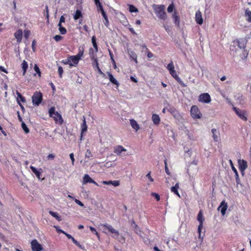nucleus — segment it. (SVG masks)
<instances>
[{"instance_id": "f257e3e1", "label": "nucleus", "mask_w": 251, "mask_h": 251, "mask_svg": "<svg viewBox=\"0 0 251 251\" xmlns=\"http://www.w3.org/2000/svg\"><path fill=\"white\" fill-rule=\"evenodd\" d=\"M153 8L157 17L162 20H165L167 19V14L165 11V7L163 5H153Z\"/></svg>"}, {"instance_id": "f03ea898", "label": "nucleus", "mask_w": 251, "mask_h": 251, "mask_svg": "<svg viewBox=\"0 0 251 251\" xmlns=\"http://www.w3.org/2000/svg\"><path fill=\"white\" fill-rule=\"evenodd\" d=\"M167 68L169 71L170 73L172 76L176 79V80L179 83V84L183 87H185L186 85L177 75L176 73L175 70V66L174 64H168Z\"/></svg>"}, {"instance_id": "7ed1b4c3", "label": "nucleus", "mask_w": 251, "mask_h": 251, "mask_svg": "<svg viewBox=\"0 0 251 251\" xmlns=\"http://www.w3.org/2000/svg\"><path fill=\"white\" fill-rule=\"evenodd\" d=\"M83 55V50H79L78 53L76 55L70 56L68 58L67 61L62 63H70L71 61L74 63L78 62Z\"/></svg>"}, {"instance_id": "20e7f679", "label": "nucleus", "mask_w": 251, "mask_h": 251, "mask_svg": "<svg viewBox=\"0 0 251 251\" xmlns=\"http://www.w3.org/2000/svg\"><path fill=\"white\" fill-rule=\"evenodd\" d=\"M43 95L40 92L36 91L32 97V101L33 105H39L42 100Z\"/></svg>"}, {"instance_id": "39448f33", "label": "nucleus", "mask_w": 251, "mask_h": 251, "mask_svg": "<svg viewBox=\"0 0 251 251\" xmlns=\"http://www.w3.org/2000/svg\"><path fill=\"white\" fill-rule=\"evenodd\" d=\"M101 226H102L104 230H107L108 232H110L112 234H115L112 236L113 237H116L115 236H118L119 235V231L116 229H115L112 226L108 225L107 224H102Z\"/></svg>"}, {"instance_id": "423d86ee", "label": "nucleus", "mask_w": 251, "mask_h": 251, "mask_svg": "<svg viewBox=\"0 0 251 251\" xmlns=\"http://www.w3.org/2000/svg\"><path fill=\"white\" fill-rule=\"evenodd\" d=\"M191 114L192 117L195 119H200L201 116L198 107L196 105L192 106L191 109Z\"/></svg>"}, {"instance_id": "0eeeda50", "label": "nucleus", "mask_w": 251, "mask_h": 251, "mask_svg": "<svg viewBox=\"0 0 251 251\" xmlns=\"http://www.w3.org/2000/svg\"><path fill=\"white\" fill-rule=\"evenodd\" d=\"M31 249L33 251H41L43 248L36 240H33L31 242Z\"/></svg>"}, {"instance_id": "6e6552de", "label": "nucleus", "mask_w": 251, "mask_h": 251, "mask_svg": "<svg viewBox=\"0 0 251 251\" xmlns=\"http://www.w3.org/2000/svg\"><path fill=\"white\" fill-rule=\"evenodd\" d=\"M233 110L240 118L245 121L247 120V118L246 116V113L244 110H240L235 107H233Z\"/></svg>"}, {"instance_id": "1a4fd4ad", "label": "nucleus", "mask_w": 251, "mask_h": 251, "mask_svg": "<svg viewBox=\"0 0 251 251\" xmlns=\"http://www.w3.org/2000/svg\"><path fill=\"white\" fill-rule=\"evenodd\" d=\"M199 101L204 103H209L211 101V98L208 93H203L199 96Z\"/></svg>"}, {"instance_id": "9d476101", "label": "nucleus", "mask_w": 251, "mask_h": 251, "mask_svg": "<svg viewBox=\"0 0 251 251\" xmlns=\"http://www.w3.org/2000/svg\"><path fill=\"white\" fill-rule=\"evenodd\" d=\"M227 208V203L224 201H222L220 206L218 208V210H221L222 214L224 216L226 213V211Z\"/></svg>"}, {"instance_id": "9b49d317", "label": "nucleus", "mask_w": 251, "mask_h": 251, "mask_svg": "<svg viewBox=\"0 0 251 251\" xmlns=\"http://www.w3.org/2000/svg\"><path fill=\"white\" fill-rule=\"evenodd\" d=\"M52 117L56 123H58L60 125H62L63 122L61 115L58 112L50 116Z\"/></svg>"}, {"instance_id": "f8f14e48", "label": "nucleus", "mask_w": 251, "mask_h": 251, "mask_svg": "<svg viewBox=\"0 0 251 251\" xmlns=\"http://www.w3.org/2000/svg\"><path fill=\"white\" fill-rule=\"evenodd\" d=\"M81 136H80V140H82L83 133L85 132L87 130V126L86 125L85 118L84 117H83V122L81 125Z\"/></svg>"}, {"instance_id": "ddd939ff", "label": "nucleus", "mask_w": 251, "mask_h": 251, "mask_svg": "<svg viewBox=\"0 0 251 251\" xmlns=\"http://www.w3.org/2000/svg\"><path fill=\"white\" fill-rule=\"evenodd\" d=\"M126 149L122 146H117L114 148V152L117 155H120L123 151H126Z\"/></svg>"}, {"instance_id": "4468645a", "label": "nucleus", "mask_w": 251, "mask_h": 251, "mask_svg": "<svg viewBox=\"0 0 251 251\" xmlns=\"http://www.w3.org/2000/svg\"><path fill=\"white\" fill-rule=\"evenodd\" d=\"M196 21L197 24L202 25L203 23V19L202 18L201 13L198 11L196 13Z\"/></svg>"}, {"instance_id": "2eb2a0df", "label": "nucleus", "mask_w": 251, "mask_h": 251, "mask_svg": "<svg viewBox=\"0 0 251 251\" xmlns=\"http://www.w3.org/2000/svg\"><path fill=\"white\" fill-rule=\"evenodd\" d=\"M238 163L240 170H245L248 167L247 162L244 160L239 159Z\"/></svg>"}, {"instance_id": "dca6fc26", "label": "nucleus", "mask_w": 251, "mask_h": 251, "mask_svg": "<svg viewBox=\"0 0 251 251\" xmlns=\"http://www.w3.org/2000/svg\"><path fill=\"white\" fill-rule=\"evenodd\" d=\"M211 132L212 133V137L213 140L215 142H218L219 138V131L217 130L215 128H212L211 129Z\"/></svg>"}, {"instance_id": "f3484780", "label": "nucleus", "mask_w": 251, "mask_h": 251, "mask_svg": "<svg viewBox=\"0 0 251 251\" xmlns=\"http://www.w3.org/2000/svg\"><path fill=\"white\" fill-rule=\"evenodd\" d=\"M15 38L17 39L18 43H20L22 39L23 31L21 29H19L14 34Z\"/></svg>"}, {"instance_id": "a211bd4d", "label": "nucleus", "mask_w": 251, "mask_h": 251, "mask_svg": "<svg viewBox=\"0 0 251 251\" xmlns=\"http://www.w3.org/2000/svg\"><path fill=\"white\" fill-rule=\"evenodd\" d=\"M93 182V179H92L90 176L87 175L85 174L83 178V184H85L87 183H92Z\"/></svg>"}, {"instance_id": "6ab92c4d", "label": "nucleus", "mask_w": 251, "mask_h": 251, "mask_svg": "<svg viewBox=\"0 0 251 251\" xmlns=\"http://www.w3.org/2000/svg\"><path fill=\"white\" fill-rule=\"evenodd\" d=\"M131 225L132 227L134 228V231L136 234H139L141 233V231L139 229V227L135 224V223L133 220H132L131 221Z\"/></svg>"}, {"instance_id": "aec40b11", "label": "nucleus", "mask_w": 251, "mask_h": 251, "mask_svg": "<svg viewBox=\"0 0 251 251\" xmlns=\"http://www.w3.org/2000/svg\"><path fill=\"white\" fill-rule=\"evenodd\" d=\"M107 75L110 82L118 86L119 85V83L118 81L114 77L113 75L109 72H107Z\"/></svg>"}, {"instance_id": "412c9836", "label": "nucleus", "mask_w": 251, "mask_h": 251, "mask_svg": "<svg viewBox=\"0 0 251 251\" xmlns=\"http://www.w3.org/2000/svg\"><path fill=\"white\" fill-rule=\"evenodd\" d=\"M130 125L133 128H134L136 131H137L139 129V126L137 122L133 120H130Z\"/></svg>"}, {"instance_id": "4be33fe9", "label": "nucleus", "mask_w": 251, "mask_h": 251, "mask_svg": "<svg viewBox=\"0 0 251 251\" xmlns=\"http://www.w3.org/2000/svg\"><path fill=\"white\" fill-rule=\"evenodd\" d=\"M197 220L199 222V224L203 225V222L204 220V218L203 216L202 212L201 210H200L199 212L198 216H197Z\"/></svg>"}, {"instance_id": "5701e85b", "label": "nucleus", "mask_w": 251, "mask_h": 251, "mask_svg": "<svg viewBox=\"0 0 251 251\" xmlns=\"http://www.w3.org/2000/svg\"><path fill=\"white\" fill-rule=\"evenodd\" d=\"M153 122L155 125H158L160 122V118L158 115L153 114L152 115Z\"/></svg>"}, {"instance_id": "b1692460", "label": "nucleus", "mask_w": 251, "mask_h": 251, "mask_svg": "<svg viewBox=\"0 0 251 251\" xmlns=\"http://www.w3.org/2000/svg\"><path fill=\"white\" fill-rule=\"evenodd\" d=\"M245 16L246 18V20L251 22V11L247 9L245 10Z\"/></svg>"}, {"instance_id": "393cba45", "label": "nucleus", "mask_w": 251, "mask_h": 251, "mask_svg": "<svg viewBox=\"0 0 251 251\" xmlns=\"http://www.w3.org/2000/svg\"><path fill=\"white\" fill-rule=\"evenodd\" d=\"M82 17L81 12L79 10H76L74 16V19L75 20H78Z\"/></svg>"}, {"instance_id": "a878e982", "label": "nucleus", "mask_w": 251, "mask_h": 251, "mask_svg": "<svg viewBox=\"0 0 251 251\" xmlns=\"http://www.w3.org/2000/svg\"><path fill=\"white\" fill-rule=\"evenodd\" d=\"M30 169L34 173V174L36 175V176L39 179L40 176V172L38 171L34 167L31 166Z\"/></svg>"}, {"instance_id": "bb28decb", "label": "nucleus", "mask_w": 251, "mask_h": 251, "mask_svg": "<svg viewBox=\"0 0 251 251\" xmlns=\"http://www.w3.org/2000/svg\"><path fill=\"white\" fill-rule=\"evenodd\" d=\"M229 162L230 164V166L231 167V169H232V171L234 172V173H235V176H236L237 179H239V176H238V174L237 170L234 167L233 164L231 160H229Z\"/></svg>"}, {"instance_id": "cd10ccee", "label": "nucleus", "mask_w": 251, "mask_h": 251, "mask_svg": "<svg viewBox=\"0 0 251 251\" xmlns=\"http://www.w3.org/2000/svg\"><path fill=\"white\" fill-rule=\"evenodd\" d=\"M49 213L52 217H54L58 221H60L61 220L60 217L58 215L57 213L51 211H50Z\"/></svg>"}, {"instance_id": "c85d7f7f", "label": "nucleus", "mask_w": 251, "mask_h": 251, "mask_svg": "<svg viewBox=\"0 0 251 251\" xmlns=\"http://www.w3.org/2000/svg\"><path fill=\"white\" fill-rule=\"evenodd\" d=\"M173 18L175 20V23L176 25H178L179 23V19L176 12H175L173 15Z\"/></svg>"}, {"instance_id": "c756f323", "label": "nucleus", "mask_w": 251, "mask_h": 251, "mask_svg": "<svg viewBox=\"0 0 251 251\" xmlns=\"http://www.w3.org/2000/svg\"><path fill=\"white\" fill-rule=\"evenodd\" d=\"M22 127L23 129L24 130V131H25V133H29V130L28 128L27 127V126H26V125H25V124L24 122H22Z\"/></svg>"}, {"instance_id": "7c9ffc66", "label": "nucleus", "mask_w": 251, "mask_h": 251, "mask_svg": "<svg viewBox=\"0 0 251 251\" xmlns=\"http://www.w3.org/2000/svg\"><path fill=\"white\" fill-rule=\"evenodd\" d=\"M129 11L130 12H137L138 11V9L132 5H129Z\"/></svg>"}, {"instance_id": "2f4dec72", "label": "nucleus", "mask_w": 251, "mask_h": 251, "mask_svg": "<svg viewBox=\"0 0 251 251\" xmlns=\"http://www.w3.org/2000/svg\"><path fill=\"white\" fill-rule=\"evenodd\" d=\"M100 10L101 11V14H102L104 20H105L106 24H107L108 23V19L106 16L105 12H104L103 8H101V9H100ZM106 25V26H107V25Z\"/></svg>"}, {"instance_id": "473e14b6", "label": "nucleus", "mask_w": 251, "mask_h": 251, "mask_svg": "<svg viewBox=\"0 0 251 251\" xmlns=\"http://www.w3.org/2000/svg\"><path fill=\"white\" fill-rule=\"evenodd\" d=\"M16 94L18 96V98H19L22 102L25 101V98L24 97H23L22 95L18 91H16ZM18 100V99H17V100Z\"/></svg>"}, {"instance_id": "72a5a7b5", "label": "nucleus", "mask_w": 251, "mask_h": 251, "mask_svg": "<svg viewBox=\"0 0 251 251\" xmlns=\"http://www.w3.org/2000/svg\"><path fill=\"white\" fill-rule=\"evenodd\" d=\"M92 42L93 43V45L96 51L97 52L98 51V49H97V45L96 41L95 36L92 37Z\"/></svg>"}, {"instance_id": "f704fd0d", "label": "nucleus", "mask_w": 251, "mask_h": 251, "mask_svg": "<svg viewBox=\"0 0 251 251\" xmlns=\"http://www.w3.org/2000/svg\"><path fill=\"white\" fill-rule=\"evenodd\" d=\"M116 238H117L118 241L122 244H124L125 242V238L122 236H116Z\"/></svg>"}, {"instance_id": "c9c22d12", "label": "nucleus", "mask_w": 251, "mask_h": 251, "mask_svg": "<svg viewBox=\"0 0 251 251\" xmlns=\"http://www.w3.org/2000/svg\"><path fill=\"white\" fill-rule=\"evenodd\" d=\"M49 112L50 116H50H52V115L55 114V113H56L57 112L55 111L54 107H52L49 109Z\"/></svg>"}, {"instance_id": "e433bc0d", "label": "nucleus", "mask_w": 251, "mask_h": 251, "mask_svg": "<svg viewBox=\"0 0 251 251\" xmlns=\"http://www.w3.org/2000/svg\"><path fill=\"white\" fill-rule=\"evenodd\" d=\"M22 69L23 70V75H25L28 68V64H22Z\"/></svg>"}, {"instance_id": "4c0bfd02", "label": "nucleus", "mask_w": 251, "mask_h": 251, "mask_svg": "<svg viewBox=\"0 0 251 251\" xmlns=\"http://www.w3.org/2000/svg\"><path fill=\"white\" fill-rule=\"evenodd\" d=\"M34 69L35 71L36 72V73L38 74L39 76H41V72L40 71V69L37 66L36 64H35L34 67Z\"/></svg>"}, {"instance_id": "58836bf2", "label": "nucleus", "mask_w": 251, "mask_h": 251, "mask_svg": "<svg viewBox=\"0 0 251 251\" xmlns=\"http://www.w3.org/2000/svg\"><path fill=\"white\" fill-rule=\"evenodd\" d=\"M171 191L174 192L175 194H176V195H177L179 197H180V195L178 192V189L175 188L174 187H172L171 188Z\"/></svg>"}, {"instance_id": "ea45409f", "label": "nucleus", "mask_w": 251, "mask_h": 251, "mask_svg": "<svg viewBox=\"0 0 251 251\" xmlns=\"http://www.w3.org/2000/svg\"><path fill=\"white\" fill-rule=\"evenodd\" d=\"M92 156L91 151L89 150H87L85 153V156L86 158H90Z\"/></svg>"}, {"instance_id": "a19ab883", "label": "nucleus", "mask_w": 251, "mask_h": 251, "mask_svg": "<svg viewBox=\"0 0 251 251\" xmlns=\"http://www.w3.org/2000/svg\"><path fill=\"white\" fill-rule=\"evenodd\" d=\"M174 8V4H171L168 6V7L167 8V11L169 13H171L173 11Z\"/></svg>"}, {"instance_id": "79ce46f5", "label": "nucleus", "mask_w": 251, "mask_h": 251, "mask_svg": "<svg viewBox=\"0 0 251 251\" xmlns=\"http://www.w3.org/2000/svg\"><path fill=\"white\" fill-rule=\"evenodd\" d=\"M58 72L59 73V77L60 78H61L62 77V74L63 72V68L61 66H59L58 67Z\"/></svg>"}, {"instance_id": "37998d69", "label": "nucleus", "mask_w": 251, "mask_h": 251, "mask_svg": "<svg viewBox=\"0 0 251 251\" xmlns=\"http://www.w3.org/2000/svg\"><path fill=\"white\" fill-rule=\"evenodd\" d=\"M59 30L61 34H65L67 32L66 28L63 26L61 28H59Z\"/></svg>"}, {"instance_id": "c03bdc74", "label": "nucleus", "mask_w": 251, "mask_h": 251, "mask_svg": "<svg viewBox=\"0 0 251 251\" xmlns=\"http://www.w3.org/2000/svg\"><path fill=\"white\" fill-rule=\"evenodd\" d=\"M30 34V31L25 30L24 31V36L26 39H27Z\"/></svg>"}, {"instance_id": "a18cd8bd", "label": "nucleus", "mask_w": 251, "mask_h": 251, "mask_svg": "<svg viewBox=\"0 0 251 251\" xmlns=\"http://www.w3.org/2000/svg\"><path fill=\"white\" fill-rule=\"evenodd\" d=\"M72 241L73 242V243L75 245H76L77 247H78L79 248H82V246L78 242H77L76 240H75V239L74 238H73L72 239Z\"/></svg>"}, {"instance_id": "49530a36", "label": "nucleus", "mask_w": 251, "mask_h": 251, "mask_svg": "<svg viewBox=\"0 0 251 251\" xmlns=\"http://www.w3.org/2000/svg\"><path fill=\"white\" fill-rule=\"evenodd\" d=\"M95 67H96L97 69L99 74H100V75H103V76L105 75V74L102 73V72L101 71V70L99 68V64H95Z\"/></svg>"}, {"instance_id": "de8ad7c7", "label": "nucleus", "mask_w": 251, "mask_h": 251, "mask_svg": "<svg viewBox=\"0 0 251 251\" xmlns=\"http://www.w3.org/2000/svg\"><path fill=\"white\" fill-rule=\"evenodd\" d=\"M151 195L154 197V198L157 201H159L160 200V196L159 195L157 194V193H151Z\"/></svg>"}, {"instance_id": "09e8293b", "label": "nucleus", "mask_w": 251, "mask_h": 251, "mask_svg": "<svg viewBox=\"0 0 251 251\" xmlns=\"http://www.w3.org/2000/svg\"><path fill=\"white\" fill-rule=\"evenodd\" d=\"M53 38L56 42H58L62 40V37L60 35H56L53 37Z\"/></svg>"}, {"instance_id": "8fccbe9b", "label": "nucleus", "mask_w": 251, "mask_h": 251, "mask_svg": "<svg viewBox=\"0 0 251 251\" xmlns=\"http://www.w3.org/2000/svg\"><path fill=\"white\" fill-rule=\"evenodd\" d=\"M54 158L55 155L52 153L50 154L47 156V158L49 160H53Z\"/></svg>"}, {"instance_id": "3c124183", "label": "nucleus", "mask_w": 251, "mask_h": 251, "mask_svg": "<svg viewBox=\"0 0 251 251\" xmlns=\"http://www.w3.org/2000/svg\"><path fill=\"white\" fill-rule=\"evenodd\" d=\"M112 185L115 187L118 186L120 185V182L118 180H113L112 181Z\"/></svg>"}, {"instance_id": "603ef678", "label": "nucleus", "mask_w": 251, "mask_h": 251, "mask_svg": "<svg viewBox=\"0 0 251 251\" xmlns=\"http://www.w3.org/2000/svg\"><path fill=\"white\" fill-rule=\"evenodd\" d=\"M95 2L96 4L99 7L100 9H101V8H103L101 3L99 1V0H95Z\"/></svg>"}, {"instance_id": "864d4df0", "label": "nucleus", "mask_w": 251, "mask_h": 251, "mask_svg": "<svg viewBox=\"0 0 251 251\" xmlns=\"http://www.w3.org/2000/svg\"><path fill=\"white\" fill-rule=\"evenodd\" d=\"M69 156H70V158L71 159L72 163L73 165H74V161H75L74 153H70Z\"/></svg>"}, {"instance_id": "5fc2aeb1", "label": "nucleus", "mask_w": 251, "mask_h": 251, "mask_svg": "<svg viewBox=\"0 0 251 251\" xmlns=\"http://www.w3.org/2000/svg\"><path fill=\"white\" fill-rule=\"evenodd\" d=\"M75 201L76 204L80 205V206H81V207L84 206V204L78 200L75 199Z\"/></svg>"}, {"instance_id": "6e6d98bb", "label": "nucleus", "mask_w": 251, "mask_h": 251, "mask_svg": "<svg viewBox=\"0 0 251 251\" xmlns=\"http://www.w3.org/2000/svg\"><path fill=\"white\" fill-rule=\"evenodd\" d=\"M146 177H148L151 182L153 181V179L151 177V172H150L146 175Z\"/></svg>"}, {"instance_id": "4d7b16f0", "label": "nucleus", "mask_w": 251, "mask_h": 251, "mask_svg": "<svg viewBox=\"0 0 251 251\" xmlns=\"http://www.w3.org/2000/svg\"><path fill=\"white\" fill-rule=\"evenodd\" d=\"M202 226H203V225H202L201 224H199V225L198 226V231L199 234H201V229L202 228Z\"/></svg>"}, {"instance_id": "13d9d810", "label": "nucleus", "mask_w": 251, "mask_h": 251, "mask_svg": "<svg viewBox=\"0 0 251 251\" xmlns=\"http://www.w3.org/2000/svg\"><path fill=\"white\" fill-rule=\"evenodd\" d=\"M105 166L107 167H111L113 166V164L111 162H107L105 164Z\"/></svg>"}, {"instance_id": "bf43d9fd", "label": "nucleus", "mask_w": 251, "mask_h": 251, "mask_svg": "<svg viewBox=\"0 0 251 251\" xmlns=\"http://www.w3.org/2000/svg\"><path fill=\"white\" fill-rule=\"evenodd\" d=\"M112 180H110V181H102V183L103 184H105V185H110V184H112Z\"/></svg>"}, {"instance_id": "052dcab7", "label": "nucleus", "mask_w": 251, "mask_h": 251, "mask_svg": "<svg viewBox=\"0 0 251 251\" xmlns=\"http://www.w3.org/2000/svg\"><path fill=\"white\" fill-rule=\"evenodd\" d=\"M1 71L5 73H7L6 70L3 67L0 66V72H1Z\"/></svg>"}, {"instance_id": "680f3d73", "label": "nucleus", "mask_w": 251, "mask_h": 251, "mask_svg": "<svg viewBox=\"0 0 251 251\" xmlns=\"http://www.w3.org/2000/svg\"><path fill=\"white\" fill-rule=\"evenodd\" d=\"M54 227H55L56 231H57V232L61 233V232H63V230H61V229H60L59 226H55Z\"/></svg>"}, {"instance_id": "e2e57ef3", "label": "nucleus", "mask_w": 251, "mask_h": 251, "mask_svg": "<svg viewBox=\"0 0 251 251\" xmlns=\"http://www.w3.org/2000/svg\"><path fill=\"white\" fill-rule=\"evenodd\" d=\"M165 172H166V173L168 175H170V172H169V169H168V166H165Z\"/></svg>"}, {"instance_id": "0e129e2a", "label": "nucleus", "mask_w": 251, "mask_h": 251, "mask_svg": "<svg viewBox=\"0 0 251 251\" xmlns=\"http://www.w3.org/2000/svg\"><path fill=\"white\" fill-rule=\"evenodd\" d=\"M65 22V18L63 16H61L60 18V21H59V23H64Z\"/></svg>"}, {"instance_id": "69168bd1", "label": "nucleus", "mask_w": 251, "mask_h": 251, "mask_svg": "<svg viewBox=\"0 0 251 251\" xmlns=\"http://www.w3.org/2000/svg\"><path fill=\"white\" fill-rule=\"evenodd\" d=\"M17 113L18 114V117L19 120L22 123V122H23V121L22 117H21V116L20 115V112L19 111H17Z\"/></svg>"}, {"instance_id": "338daca9", "label": "nucleus", "mask_w": 251, "mask_h": 251, "mask_svg": "<svg viewBox=\"0 0 251 251\" xmlns=\"http://www.w3.org/2000/svg\"><path fill=\"white\" fill-rule=\"evenodd\" d=\"M35 43L36 42H35V40H33L32 43V50H33V51H34V50H35Z\"/></svg>"}, {"instance_id": "774afa93", "label": "nucleus", "mask_w": 251, "mask_h": 251, "mask_svg": "<svg viewBox=\"0 0 251 251\" xmlns=\"http://www.w3.org/2000/svg\"><path fill=\"white\" fill-rule=\"evenodd\" d=\"M89 228H90V230L93 232H95L96 231L95 228L92 226H90Z\"/></svg>"}]
</instances>
